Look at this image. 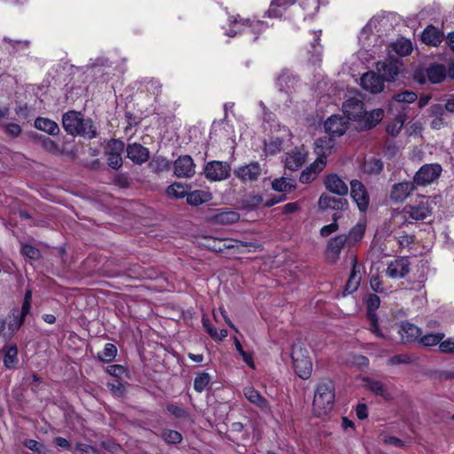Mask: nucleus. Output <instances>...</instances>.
Masks as SVG:
<instances>
[{
    "label": "nucleus",
    "mask_w": 454,
    "mask_h": 454,
    "mask_svg": "<svg viewBox=\"0 0 454 454\" xmlns=\"http://www.w3.org/2000/svg\"><path fill=\"white\" fill-rule=\"evenodd\" d=\"M62 126L67 134L74 137L80 136L93 139L98 135L94 121L90 118H84L80 112L74 110L63 114Z\"/></svg>",
    "instance_id": "nucleus-1"
},
{
    "label": "nucleus",
    "mask_w": 454,
    "mask_h": 454,
    "mask_svg": "<svg viewBox=\"0 0 454 454\" xmlns=\"http://www.w3.org/2000/svg\"><path fill=\"white\" fill-rule=\"evenodd\" d=\"M335 387L331 380H323L316 388L313 399V411L316 416L328 414L334 406Z\"/></svg>",
    "instance_id": "nucleus-2"
},
{
    "label": "nucleus",
    "mask_w": 454,
    "mask_h": 454,
    "mask_svg": "<svg viewBox=\"0 0 454 454\" xmlns=\"http://www.w3.org/2000/svg\"><path fill=\"white\" fill-rule=\"evenodd\" d=\"M31 301H32V292L31 290H27L21 309L13 308L6 318L5 321V332H4V340L12 339L15 333L20 330L21 325L24 323L25 317L28 315L31 309Z\"/></svg>",
    "instance_id": "nucleus-3"
},
{
    "label": "nucleus",
    "mask_w": 454,
    "mask_h": 454,
    "mask_svg": "<svg viewBox=\"0 0 454 454\" xmlns=\"http://www.w3.org/2000/svg\"><path fill=\"white\" fill-rule=\"evenodd\" d=\"M230 28L226 30L228 36H234L239 33H255L259 34L264 28V22L261 20H244L237 16H231L229 18Z\"/></svg>",
    "instance_id": "nucleus-4"
},
{
    "label": "nucleus",
    "mask_w": 454,
    "mask_h": 454,
    "mask_svg": "<svg viewBox=\"0 0 454 454\" xmlns=\"http://www.w3.org/2000/svg\"><path fill=\"white\" fill-rule=\"evenodd\" d=\"M442 172V168L438 163L422 165L413 177L415 185L427 186L436 181Z\"/></svg>",
    "instance_id": "nucleus-5"
},
{
    "label": "nucleus",
    "mask_w": 454,
    "mask_h": 454,
    "mask_svg": "<svg viewBox=\"0 0 454 454\" xmlns=\"http://www.w3.org/2000/svg\"><path fill=\"white\" fill-rule=\"evenodd\" d=\"M426 76L432 83H440L446 77V68L442 64H434L428 67L425 71L417 69L414 73V79L419 83L426 82Z\"/></svg>",
    "instance_id": "nucleus-6"
},
{
    "label": "nucleus",
    "mask_w": 454,
    "mask_h": 454,
    "mask_svg": "<svg viewBox=\"0 0 454 454\" xmlns=\"http://www.w3.org/2000/svg\"><path fill=\"white\" fill-rule=\"evenodd\" d=\"M402 62L398 59H389L379 61L376 64L377 71L380 74L383 81L393 82L399 74Z\"/></svg>",
    "instance_id": "nucleus-7"
},
{
    "label": "nucleus",
    "mask_w": 454,
    "mask_h": 454,
    "mask_svg": "<svg viewBox=\"0 0 454 454\" xmlns=\"http://www.w3.org/2000/svg\"><path fill=\"white\" fill-rule=\"evenodd\" d=\"M204 173L211 181H222L229 177L231 167L227 162L214 160L206 165Z\"/></svg>",
    "instance_id": "nucleus-8"
},
{
    "label": "nucleus",
    "mask_w": 454,
    "mask_h": 454,
    "mask_svg": "<svg viewBox=\"0 0 454 454\" xmlns=\"http://www.w3.org/2000/svg\"><path fill=\"white\" fill-rule=\"evenodd\" d=\"M350 194L360 211L367 210L370 198L365 186L358 180L350 182Z\"/></svg>",
    "instance_id": "nucleus-9"
},
{
    "label": "nucleus",
    "mask_w": 454,
    "mask_h": 454,
    "mask_svg": "<svg viewBox=\"0 0 454 454\" xmlns=\"http://www.w3.org/2000/svg\"><path fill=\"white\" fill-rule=\"evenodd\" d=\"M342 110L348 120L358 121L364 114V103L359 98L352 97L344 101Z\"/></svg>",
    "instance_id": "nucleus-10"
},
{
    "label": "nucleus",
    "mask_w": 454,
    "mask_h": 454,
    "mask_svg": "<svg viewBox=\"0 0 454 454\" xmlns=\"http://www.w3.org/2000/svg\"><path fill=\"white\" fill-rule=\"evenodd\" d=\"M360 84L364 90L372 93H380L384 89L383 78L373 71L364 74L360 78Z\"/></svg>",
    "instance_id": "nucleus-11"
},
{
    "label": "nucleus",
    "mask_w": 454,
    "mask_h": 454,
    "mask_svg": "<svg viewBox=\"0 0 454 454\" xmlns=\"http://www.w3.org/2000/svg\"><path fill=\"white\" fill-rule=\"evenodd\" d=\"M410 271V262L407 257H398L391 261L386 270V275L392 279L402 278Z\"/></svg>",
    "instance_id": "nucleus-12"
},
{
    "label": "nucleus",
    "mask_w": 454,
    "mask_h": 454,
    "mask_svg": "<svg viewBox=\"0 0 454 454\" xmlns=\"http://www.w3.org/2000/svg\"><path fill=\"white\" fill-rule=\"evenodd\" d=\"M127 157L137 165H142L150 159V151L140 143L128 144L126 148Z\"/></svg>",
    "instance_id": "nucleus-13"
},
{
    "label": "nucleus",
    "mask_w": 454,
    "mask_h": 454,
    "mask_svg": "<svg viewBox=\"0 0 454 454\" xmlns=\"http://www.w3.org/2000/svg\"><path fill=\"white\" fill-rule=\"evenodd\" d=\"M310 35L312 36V41L306 49V58L308 62L312 65H317L322 60L323 47L320 44L321 31L312 32Z\"/></svg>",
    "instance_id": "nucleus-14"
},
{
    "label": "nucleus",
    "mask_w": 454,
    "mask_h": 454,
    "mask_svg": "<svg viewBox=\"0 0 454 454\" xmlns=\"http://www.w3.org/2000/svg\"><path fill=\"white\" fill-rule=\"evenodd\" d=\"M261 165L256 161L251 162L247 165L240 166L234 170L235 176L244 183L257 180L261 176Z\"/></svg>",
    "instance_id": "nucleus-15"
},
{
    "label": "nucleus",
    "mask_w": 454,
    "mask_h": 454,
    "mask_svg": "<svg viewBox=\"0 0 454 454\" xmlns=\"http://www.w3.org/2000/svg\"><path fill=\"white\" fill-rule=\"evenodd\" d=\"M348 207V202L344 198H335L331 195L323 193L318 200V207L321 210L333 209L336 211L346 210Z\"/></svg>",
    "instance_id": "nucleus-16"
},
{
    "label": "nucleus",
    "mask_w": 454,
    "mask_h": 454,
    "mask_svg": "<svg viewBox=\"0 0 454 454\" xmlns=\"http://www.w3.org/2000/svg\"><path fill=\"white\" fill-rule=\"evenodd\" d=\"M405 214H408L414 220H424L431 215V207L427 200L422 198L416 205H407L403 208Z\"/></svg>",
    "instance_id": "nucleus-17"
},
{
    "label": "nucleus",
    "mask_w": 454,
    "mask_h": 454,
    "mask_svg": "<svg viewBox=\"0 0 454 454\" xmlns=\"http://www.w3.org/2000/svg\"><path fill=\"white\" fill-rule=\"evenodd\" d=\"M193 160L189 155L179 157L174 162V174L177 177H187L194 173Z\"/></svg>",
    "instance_id": "nucleus-18"
},
{
    "label": "nucleus",
    "mask_w": 454,
    "mask_h": 454,
    "mask_svg": "<svg viewBox=\"0 0 454 454\" xmlns=\"http://www.w3.org/2000/svg\"><path fill=\"white\" fill-rule=\"evenodd\" d=\"M347 241L348 236L345 234L337 235L332 238L328 241L326 247L327 259L332 262H335L339 258L340 252Z\"/></svg>",
    "instance_id": "nucleus-19"
},
{
    "label": "nucleus",
    "mask_w": 454,
    "mask_h": 454,
    "mask_svg": "<svg viewBox=\"0 0 454 454\" xmlns=\"http://www.w3.org/2000/svg\"><path fill=\"white\" fill-rule=\"evenodd\" d=\"M325 185L327 191L339 196H345L348 192V185L337 174L328 175Z\"/></svg>",
    "instance_id": "nucleus-20"
},
{
    "label": "nucleus",
    "mask_w": 454,
    "mask_h": 454,
    "mask_svg": "<svg viewBox=\"0 0 454 454\" xmlns=\"http://www.w3.org/2000/svg\"><path fill=\"white\" fill-rule=\"evenodd\" d=\"M416 188L414 182H402L392 187L390 198L394 202H403Z\"/></svg>",
    "instance_id": "nucleus-21"
},
{
    "label": "nucleus",
    "mask_w": 454,
    "mask_h": 454,
    "mask_svg": "<svg viewBox=\"0 0 454 454\" xmlns=\"http://www.w3.org/2000/svg\"><path fill=\"white\" fill-rule=\"evenodd\" d=\"M325 129L331 137L341 136L347 129V121L340 116L333 115L325 122Z\"/></svg>",
    "instance_id": "nucleus-22"
},
{
    "label": "nucleus",
    "mask_w": 454,
    "mask_h": 454,
    "mask_svg": "<svg viewBox=\"0 0 454 454\" xmlns=\"http://www.w3.org/2000/svg\"><path fill=\"white\" fill-rule=\"evenodd\" d=\"M363 381L364 387L374 395L381 396L386 401L393 400V395L388 392L383 382L369 377L364 378Z\"/></svg>",
    "instance_id": "nucleus-23"
},
{
    "label": "nucleus",
    "mask_w": 454,
    "mask_h": 454,
    "mask_svg": "<svg viewBox=\"0 0 454 454\" xmlns=\"http://www.w3.org/2000/svg\"><path fill=\"white\" fill-rule=\"evenodd\" d=\"M334 146V140L330 136L319 137L315 142V153L317 154L316 160H322L326 163V157L331 153Z\"/></svg>",
    "instance_id": "nucleus-24"
},
{
    "label": "nucleus",
    "mask_w": 454,
    "mask_h": 454,
    "mask_svg": "<svg viewBox=\"0 0 454 454\" xmlns=\"http://www.w3.org/2000/svg\"><path fill=\"white\" fill-rule=\"evenodd\" d=\"M297 82L298 80L296 76L287 69H283L277 78V85L279 90L285 93H291L294 90Z\"/></svg>",
    "instance_id": "nucleus-25"
},
{
    "label": "nucleus",
    "mask_w": 454,
    "mask_h": 454,
    "mask_svg": "<svg viewBox=\"0 0 454 454\" xmlns=\"http://www.w3.org/2000/svg\"><path fill=\"white\" fill-rule=\"evenodd\" d=\"M384 111L381 108H377L370 112L364 111L361 120L358 121L362 129H369L376 126L383 118Z\"/></svg>",
    "instance_id": "nucleus-26"
},
{
    "label": "nucleus",
    "mask_w": 454,
    "mask_h": 454,
    "mask_svg": "<svg viewBox=\"0 0 454 454\" xmlns=\"http://www.w3.org/2000/svg\"><path fill=\"white\" fill-rule=\"evenodd\" d=\"M210 219L215 223L231 224L239 221V215L234 210L223 207L216 209Z\"/></svg>",
    "instance_id": "nucleus-27"
},
{
    "label": "nucleus",
    "mask_w": 454,
    "mask_h": 454,
    "mask_svg": "<svg viewBox=\"0 0 454 454\" xmlns=\"http://www.w3.org/2000/svg\"><path fill=\"white\" fill-rule=\"evenodd\" d=\"M325 162L322 160H315V161L307 167L300 175V182L309 184L315 180L317 176L324 169Z\"/></svg>",
    "instance_id": "nucleus-28"
},
{
    "label": "nucleus",
    "mask_w": 454,
    "mask_h": 454,
    "mask_svg": "<svg viewBox=\"0 0 454 454\" xmlns=\"http://www.w3.org/2000/svg\"><path fill=\"white\" fill-rule=\"evenodd\" d=\"M296 0H271L270 7L266 12L269 18H281L287 8L293 5Z\"/></svg>",
    "instance_id": "nucleus-29"
},
{
    "label": "nucleus",
    "mask_w": 454,
    "mask_h": 454,
    "mask_svg": "<svg viewBox=\"0 0 454 454\" xmlns=\"http://www.w3.org/2000/svg\"><path fill=\"white\" fill-rule=\"evenodd\" d=\"M231 246L224 239H215L209 236H200V248H206L214 252H223Z\"/></svg>",
    "instance_id": "nucleus-30"
},
{
    "label": "nucleus",
    "mask_w": 454,
    "mask_h": 454,
    "mask_svg": "<svg viewBox=\"0 0 454 454\" xmlns=\"http://www.w3.org/2000/svg\"><path fill=\"white\" fill-rule=\"evenodd\" d=\"M367 306V317L372 323V326L378 329V317L376 310L380 307V297L375 294H370L365 299Z\"/></svg>",
    "instance_id": "nucleus-31"
},
{
    "label": "nucleus",
    "mask_w": 454,
    "mask_h": 454,
    "mask_svg": "<svg viewBox=\"0 0 454 454\" xmlns=\"http://www.w3.org/2000/svg\"><path fill=\"white\" fill-rule=\"evenodd\" d=\"M442 33L434 26H428L422 33L421 39L427 45L437 46L442 41Z\"/></svg>",
    "instance_id": "nucleus-32"
},
{
    "label": "nucleus",
    "mask_w": 454,
    "mask_h": 454,
    "mask_svg": "<svg viewBox=\"0 0 454 454\" xmlns=\"http://www.w3.org/2000/svg\"><path fill=\"white\" fill-rule=\"evenodd\" d=\"M34 126L35 129L44 131L51 136L58 135L59 132V128L57 122L45 117H37L35 120Z\"/></svg>",
    "instance_id": "nucleus-33"
},
{
    "label": "nucleus",
    "mask_w": 454,
    "mask_h": 454,
    "mask_svg": "<svg viewBox=\"0 0 454 454\" xmlns=\"http://www.w3.org/2000/svg\"><path fill=\"white\" fill-rule=\"evenodd\" d=\"M3 362L7 369H14L18 363V347L13 345L4 346L3 348Z\"/></svg>",
    "instance_id": "nucleus-34"
},
{
    "label": "nucleus",
    "mask_w": 454,
    "mask_h": 454,
    "mask_svg": "<svg viewBox=\"0 0 454 454\" xmlns=\"http://www.w3.org/2000/svg\"><path fill=\"white\" fill-rule=\"evenodd\" d=\"M422 331L415 325L404 323L401 327V336L403 342H412L420 337Z\"/></svg>",
    "instance_id": "nucleus-35"
},
{
    "label": "nucleus",
    "mask_w": 454,
    "mask_h": 454,
    "mask_svg": "<svg viewBox=\"0 0 454 454\" xmlns=\"http://www.w3.org/2000/svg\"><path fill=\"white\" fill-rule=\"evenodd\" d=\"M31 137L40 144V145L50 153H57L59 152V145L51 139L49 137H46L42 134H38L35 132L31 133Z\"/></svg>",
    "instance_id": "nucleus-36"
},
{
    "label": "nucleus",
    "mask_w": 454,
    "mask_h": 454,
    "mask_svg": "<svg viewBox=\"0 0 454 454\" xmlns=\"http://www.w3.org/2000/svg\"><path fill=\"white\" fill-rule=\"evenodd\" d=\"M389 48L399 56L410 55L413 50L411 41L404 37L398 38L390 44Z\"/></svg>",
    "instance_id": "nucleus-37"
},
{
    "label": "nucleus",
    "mask_w": 454,
    "mask_h": 454,
    "mask_svg": "<svg viewBox=\"0 0 454 454\" xmlns=\"http://www.w3.org/2000/svg\"><path fill=\"white\" fill-rule=\"evenodd\" d=\"M304 161V153L295 148L286 156V167L291 170H296L303 165Z\"/></svg>",
    "instance_id": "nucleus-38"
},
{
    "label": "nucleus",
    "mask_w": 454,
    "mask_h": 454,
    "mask_svg": "<svg viewBox=\"0 0 454 454\" xmlns=\"http://www.w3.org/2000/svg\"><path fill=\"white\" fill-rule=\"evenodd\" d=\"M191 190V186L180 183L175 182L166 189V194L168 198L183 199L188 194V191Z\"/></svg>",
    "instance_id": "nucleus-39"
},
{
    "label": "nucleus",
    "mask_w": 454,
    "mask_h": 454,
    "mask_svg": "<svg viewBox=\"0 0 454 454\" xmlns=\"http://www.w3.org/2000/svg\"><path fill=\"white\" fill-rule=\"evenodd\" d=\"M293 364L296 374L300 378L304 380L309 378L312 372V363L310 358L301 360H298L296 358L294 359V362H293Z\"/></svg>",
    "instance_id": "nucleus-40"
},
{
    "label": "nucleus",
    "mask_w": 454,
    "mask_h": 454,
    "mask_svg": "<svg viewBox=\"0 0 454 454\" xmlns=\"http://www.w3.org/2000/svg\"><path fill=\"white\" fill-rule=\"evenodd\" d=\"M244 395L249 402L257 405L260 408H265L268 406L267 400L264 397H262L261 394L253 387L244 388Z\"/></svg>",
    "instance_id": "nucleus-41"
},
{
    "label": "nucleus",
    "mask_w": 454,
    "mask_h": 454,
    "mask_svg": "<svg viewBox=\"0 0 454 454\" xmlns=\"http://www.w3.org/2000/svg\"><path fill=\"white\" fill-rule=\"evenodd\" d=\"M271 187L277 192H286L295 189L296 184L293 179L281 177L274 179L271 183Z\"/></svg>",
    "instance_id": "nucleus-42"
},
{
    "label": "nucleus",
    "mask_w": 454,
    "mask_h": 454,
    "mask_svg": "<svg viewBox=\"0 0 454 454\" xmlns=\"http://www.w3.org/2000/svg\"><path fill=\"white\" fill-rule=\"evenodd\" d=\"M406 121V114L404 113L398 114L395 119L387 126V132L392 137H395L401 131Z\"/></svg>",
    "instance_id": "nucleus-43"
},
{
    "label": "nucleus",
    "mask_w": 454,
    "mask_h": 454,
    "mask_svg": "<svg viewBox=\"0 0 454 454\" xmlns=\"http://www.w3.org/2000/svg\"><path fill=\"white\" fill-rule=\"evenodd\" d=\"M4 42L9 45L10 52L12 54L24 52L29 47V42L27 40H14L9 37H4Z\"/></svg>",
    "instance_id": "nucleus-44"
},
{
    "label": "nucleus",
    "mask_w": 454,
    "mask_h": 454,
    "mask_svg": "<svg viewBox=\"0 0 454 454\" xmlns=\"http://www.w3.org/2000/svg\"><path fill=\"white\" fill-rule=\"evenodd\" d=\"M20 254L30 260H39L42 256L41 251L35 246L27 243H22Z\"/></svg>",
    "instance_id": "nucleus-45"
},
{
    "label": "nucleus",
    "mask_w": 454,
    "mask_h": 454,
    "mask_svg": "<svg viewBox=\"0 0 454 454\" xmlns=\"http://www.w3.org/2000/svg\"><path fill=\"white\" fill-rule=\"evenodd\" d=\"M444 333H429L419 338V342L425 347H433L437 344L440 345V341L443 340Z\"/></svg>",
    "instance_id": "nucleus-46"
},
{
    "label": "nucleus",
    "mask_w": 454,
    "mask_h": 454,
    "mask_svg": "<svg viewBox=\"0 0 454 454\" xmlns=\"http://www.w3.org/2000/svg\"><path fill=\"white\" fill-rule=\"evenodd\" d=\"M117 354L116 347L112 343H106L104 349L98 353V358L103 362H111Z\"/></svg>",
    "instance_id": "nucleus-47"
},
{
    "label": "nucleus",
    "mask_w": 454,
    "mask_h": 454,
    "mask_svg": "<svg viewBox=\"0 0 454 454\" xmlns=\"http://www.w3.org/2000/svg\"><path fill=\"white\" fill-rule=\"evenodd\" d=\"M125 145L122 141L119 139H111L106 145V154H119L121 155L124 151Z\"/></svg>",
    "instance_id": "nucleus-48"
},
{
    "label": "nucleus",
    "mask_w": 454,
    "mask_h": 454,
    "mask_svg": "<svg viewBox=\"0 0 454 454\" xmlns=\"http://www.w3.org/2000/svg\"><path fill=\"white\" fill-rule=\"evenodd\" d=\"M417 98V94L409 90H404L393 96L395 101L408 104L413 103Z\"/></svg>",
    "instance_id": "nucleus-49"
},
{
    "label": "nucleus",
    "mask_w": 454,
    "mask_h": 454,
    "mask_svg": "<svg viewBox=\"0 0 454 454\" xmlns=\"http://www.w3.org/2000/svg\"><path fill=\"white\" fill-rule=\"evenodd\" d=\"M365 231V226L363 223H357L349 231L348 239H352L354 242L360 241Z\"/></svg>",
    "instance_id": "nucleus-50"
},
{
    "label": "nucleus",
    "mask_w": 454,
    "mask_h": 454,
    "mask_svg": "<svg viewBox=\"0 0 454 454\" xmlns=\"http://www.w3.org/2000/svg\"><path fill=\"white\" fill-rule=\"evenodd\" d=\"M162 437L165 442L172 444L178 443L182 441L181 434L175 430H167L163 432Z\"/></svg>",
    "instance_id": "nucleus-51"
},
{
    "label": "nucleus",
    "mask_w": 454,
    "mask_h": 454,
    "mask_svg": "<svg viewBox=\"0 0 454 454\" xmlns=\"http://www.w3.org/2000/svg\"><path fill=\"white\" fill-rule=\"evenodd\" d=\"M340 216L337 215V214H334L333 215V220L334 222L330 223V224H327V225H325L321 228L320 230V235L322 237H328L329 235H331L332 233L335 232L336 231H338L339 229V225L338 223H336V220L339 218Z\"/></svg>",
    "instance_id": "nucleus-52"
},
{
    "label": "nucleus",
    "mask_w": 454,
    "mask_h": 454,
    "mask_svg": "<svg viewBox=\"0 0 454 454\" xmlns=\"http://www.w3.org/2000/svg\"><path fill=\"white\" fill-rule=\"evenodd\" d=\"M361 282V270L360 267L354 262L352 271L348 277L346 284H360Z\"/></svg>",
    "instance_id": "nucleus-53"
},
{
    "label": "nucleus",
    "mask_w": 454,
    "mask_h": 454,
    "mask_svg": "<svg viewBox=\"0 0 454 454\" xmlns=\"http://www.w3.org/2000/svg\"><path fill=\"white\" fill-rule=\"evenodd\" d=\"M106 156H107V164L110 168L116 169V170L119 169L120 168H121L122 163H123L121 155L107 153Z\"/></svg>",
    "instance_id": "nucleus-54"
},
{
    "label": "nucleus",
    "mask_w": 454,
    "mask_h": 454,
    "mask_svg": "<svg viewBox=\"0 0 454 454\" xmlns=\"http://www.w3.org/2000/svg\"><path fill=\"white\" fill-rule=\"evenodd\" d=\"M234 344H235L237 351L243 357L244 362L246 364H247L249 366H253L254 365V362H253V358H252L251 355L247 354V352H245L243 350V348H242V345H241L240 341L236 337L234 338Z\"/></svg>",
    "instance_id": "nucleus-55"
},
{
    "label": "nucleus",
    "mask_w": 454,
    "mask_h": 454,
    "mask_svg": "<svg viewBox=\"0 0 454 454\" xmlns=\"http://www.w3.org/2000/svg\"><path fill=\"white\" fill-rule=\"evenodd\" d=\"M4 131L9 137L14 138L21 134L22 129L19 124L12 122L5 125Z\"/></svg>",
    "instance_id": "nucleus-56"
},
{
    "label": "nucleus",
    "mask_w": 454,
    "mask_h": 454,
    "mask_svg": "<svg viewBox=\"0 0 454 454\" xmlns=\"http://www.w3.org/2000/svg\"><path fill=\"white\" fill-rule=\"evenodd\" d=\"M446 112L445 106L438 104L433 105L429 108L430 116L433 118H445Z\"/></svg>",
    "instance_id": "nucleus-57"
},
{
    "label": "nucleus",
    "mask_w": 454,
    "mask_h": 454,
    "mask_svg": "<svg viewBox=\"0 0 454 454\" xmlns=\"http://www.w3.org/2000/svg\"><path fill=\"white\" fill-rule=\"evenodd\" d=\"M439 350L443 354H454V340L448 339L446 340H441L439 345Z\"/></svg>",
    "instance_id": "nucleus-58"
},
{
    "label": "nucleus",
    "mask_w": 454,
    "mask_h": 454,
    "mask_svg": "<svg viewBox=\"0 0 454 454\" xmlns=\"http://www.w3.org/2000/svg\"><path fill=\"white\" fill-rule=\"evenodd\" d=\"M308 354V351L307 350H303L300 346H294L293 349H292V354H291V356H292V359H293V362H294V359H298V360H301V359H309V356L307 355Z\"/></svg>",
    "instance_id": "nucleus-59"
},
{
    "label": "nucleus",
    "mask_w": 454,
    "mask_h": 454,
    "mask_svg": "<svg viewBox=\"0 0 454 454\" xmlns=\"http://www.w3.org/2000/svg\"><path fill=\"white\" fill-rule=\"evenodd\" d=\"M125 118L127 121V125L124 129L126 133L129 129H131L133 127L137 126L140 123V121L130 112L125 113Z\"/></svg>",
    "instance_id": "nucleus-60"
},
{
    "label": "nucleus",
    "mask_w": 454,
    "mask_h": 454,
    "mask_svg": "<svg viewBox=\"0 0 454 454\" xmlns=\"http://www.w3.org/2000/svg\"><path fill=\"white\" fill-rule=\"evenodd\" d=\"M233 107H234V103L233 102H228V103L224 104V106H223V109H224V112H225L224 118L222 121H218V122L214 121L211 134H213V132H216L217 131V128L220 127L222 124H223V122L227 119V113H228V111L232 110Z\"/></svg>",
    "instance_id": "nucleus-61"
},
{
    "label": "nucleus",
    "mask_w": 454,
    "mask_h": 454,
    "mask_svg": "<svg viewBox=\"0 0 454 454\" xmlns=\"http://www.w3.org/2000/svg\"><path fill=\"white\" fill-rule=\"evenodd\" d=\"M280 141H270L269 143H265L264 151L270 154H275L280 151Z\"/></svg>",
    "instance_id": "nucleus-62"
},
{
    "label": "nucleus",
    "mask_w": 454,
    "mask_h": 454,
    "mask_svg": "<svg viewBox=\"0 0 454 454\" xmlns=\"http://www.w3.org/2000/svg\"><path fill=\"white\" fill-rule=\"evenodd\" d=\"M167 410L176 418H184L186 415V411L176 404H168Z\"/></svg>",
    "instance_id": "nucleus-63"
},
{
    "label": "nucleus",
    "mask_w": 454,
    "mask_h": 454,
    "mask_svg": "<svg viewBox=\"0 0 454 454\" xmlns=\"http://www.w3.org/2000/svg\"><path fill=\"white\" fill-rule=\"evenodd\" d=\"M411 362V358L409 356L402 354L396 355L389 358L390 364H409Z\"/></svg>",
    "instance_id": "nucleus-64"
}]
</instances>
